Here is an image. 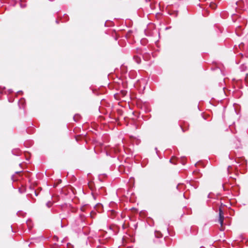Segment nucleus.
<instances>
[{"mask_svg":"<svg viewBox=\"0 0 248 248\" xmlns=\"http://www.w3.org/2000/svg\"><path fill=\"white\" fill-rule=\"evenodd\" d=\"M223 212L221 208L219 209V222L221 226H223L224 221Z\"/></svg>","mask_w":248,"mask_h":248,"instance_id":"nucleus-1","label":"nucleus"},{"mask_svg":"<svg viewBox=\"0 0 248 248\" xmlns=\"http://www.w3.org/2000/svg\"><path fill=\"white\" fill-rule=\"evenodd\" d=\"M133 58L137 63H140L141 58L140 57H139L138 56H134Z\"/></svg>","mask_w":248,"mask_h":248,"instance_id":"nucleus-2","label":"nucleus"},{"mask_svg":"<svg viewBox=\"0 0 248 248\" xmlns=\"http://www.w3.org/2000/svg\"><path fill=\"white\" fill-rule=\"evenodd\" d=\"M12 153L13 155H19L20 153V151L18 149H14L12 151Z\"/></svg>","mask_w":248,"mask_h":248,"instance_id":"nucleus-3","label":"nucleus"},{"mask_svg":"<svg viewBox=\"0 0 248 248\" xmlns=\"http://www.w3.org/2000/svg\"><path fill=\"white\" fill-rule=\"evenodd\" d=\"M155 237H156L157 238L162 237V235L161 233L158 231H155Z\"/></svg>","mask_w":248,"mask_h":248,"instance_id":"nucleus-4","label":"nucleus"},{"mask_svg":"<svg viewBox=\"0 0 248 248\" xmlns=\"http://www.w3.org/2000/svg\"><path fill=\"white\" fill-rule=\"evenodd\" d=\"M46 205L48 207H50L52 205V203L50 202H48L46 203Z\"/></svg>","mask_w":248,"mask_h":248,"instance_id":"nucleus-5","label":"nucleus"},{"mask_svg":"<svg viewBox=\"0 0 248 248\" xmlns=\"http://www.w3.org/2000/svg\"><path fill=\"white\" fill-rule=\"evenodd\" d=\"M150 7L152 10H154L155 9V6L152 3L150 4Z\"/></svg>","mask_w":248,"mask_h":248,"instance_id":"nucleus-6","label":"nucleus"},{"mask_svg":"<svg viewBox=\"0 0 248 248\" xmlns=\"http://www.w3.org/2000/svg\"><path fill=\"white\" fill-rule=\"evenodd\" d=\"M147 56H148V55H143V58L146 60V61H148V58H147Z\"/></svg>","mask_w":248,"mask_h":248,"instance_id":"nucleus-7","label":"nucleus"},{"mask_svg":"<svg viewBox=\"0 0 248 248\" xmlns=\"http://www.w3.org/2000/svg\"><path fill=\"white\" fill-rule=\"evenodd\" d=\"M210 6L212 8H215L216 7V4L215 3H211Z\"/></svg>","mask_w":248,"mask_h":248,"instance_id":"nucleus-8","label":"nucleus"},{"mask_svg":"<svg viewBox=\"0 0 248 248\" xmlns=\"http://www.w3.org/2000/svg\"><path fill=\"white\" fill-rule=\"evenodd\" d=\"M245 80L246 83H248V74L246 75Z\"/></svg>","mask_w":248,"mask_h":248,"instance_id":"nucleus-9","label":"nucleus"},{"mask_svg":"<svg viewBox=\"0 0 248 248\" xmlns=\"http://www.w3.org/2000/svg\"><path fill=\"white\" fill-rule=\"evenodd\" d=\"M85 206H83V207H82L81 208V211H83V212L85 211Z\"/></svg>","mask_w":248,"mask_h":248,"instance_id":"nucleus-10","label":"nucleus"},{"mask_svg":"<svg viewBox=\"0 0 248 248\" xmlns=\"http://www.w3.org/2000/svg\"><path fill=\"white\" fill-rule=\"evenodd\" d=\"M25 4H23L22 3H20V7L21 8H24L25 7Z\"/></svg>","mask_w":248,"mask_h":248,"instance_id":"nucleus-11","label":"nucleus"},{"mask_svg":"<svg viewBox=\"0 0 248 248\" xmlns=\"http://www.w3.org/2000/svg\"><path fill=\"white\" fill-rule=\"evenodd\" d=\"M31 221H29L27 222V224L28 226H29V225H31Z\"/></svg>","mask_w":248,"mask_h":248,"instance_id":"nucleus-12","label":"nucleus"},{"mask_svg":"<svg viewBox=\"0 0 248 248\" xmlns=\"http://www.w3.org/2000/svg\"><path fill=\"white\" fill-rule=\"evenodd\" d=\"M9 91H10V93L12 92L11 90H10Z\"/></svg>","mask_w":248,"mask_h":248,"instance_id":"nucleus-13","label":"nucleus"},{"mask_svg":"<svg viewBox=\"0 0 248 248\" xmlns=\"http://www.w3.org/2000/svg\"><path fill=\"white\" fill-rule=\"evenodd\" d=\"M200 1H202V0H200Z\"/></svg>","mask_w":248,"mask_h":248,"instance_id":"nucleus-14","label":"nucleus"}]
</instances>
